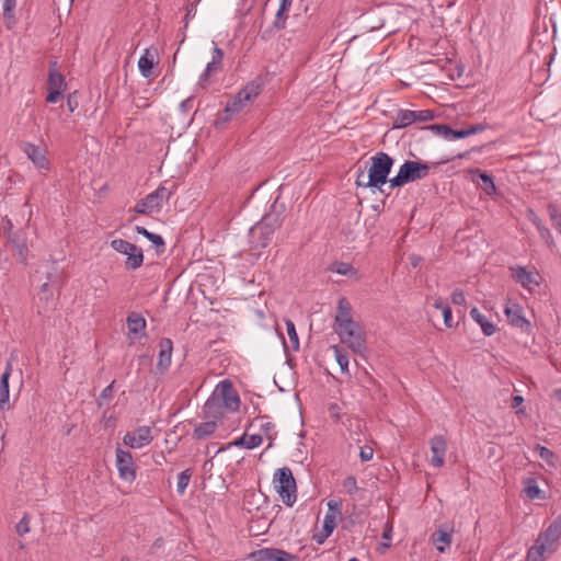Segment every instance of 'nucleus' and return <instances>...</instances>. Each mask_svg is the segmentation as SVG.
Wrapping results in <instances>:
<instances>
[{"instance_id": "nucleus-39", "label": "nucleus", "mask_w": 561, "mask_h": 561, "mask_svg": "<svg viewBox=\"0 0 561 561\" xmlns=\"http://www.w3.org/2000/svg\"><path fill=\"white\" fill-rule=\"evenodd\" d=\"M15 5H16V0H3L2 16H3V20L8 27H10L14 21L13 11L15 9Z\"/></svg>"}, {"instance_id": "nucleus-46", "label": "nucleus", "mask_w": 561, "mask_h": 561, "mask_svg": "<svg viewBox=\"0 0 561 561\" xmlns=\"http://www.w3.org/2000/svg\"><path fill=\"white\" fill-rule=\"evenodd\" d=\"M31 530L30 527V518L27 515H24L19 523L15 525V531L19 536H24L28 534Z\"/></svg>"}, {"instance_id": "nucleus-29", "label": "nucleus", "mask_w": 561, "mask_h": 561, "mask_svg": "<svg viewBox=\"0 0 561 561\" xmlns=\"http://www.w3.org/2000/svg\"><path fill=\"white\" fill-rule=\"evenodd\" d=\"M294 0H280L279 8L275 15L274 26L278 30L284 28L288 12L291 8Z\"/></svg>"}, {"instance_id": "nucleus-20", "label": "nucleus", "mask_w": 561, "mask_h": 561, "mask_svg": "<svg viewBox=\"0 0 561 561\" xmlns=\"http://www.w3.org/2000/svg\"><path fill=\"white\" fill-rule=\"evenodd\" d=\"M341 502L331 500L328 502V512L323 518L322 530L331 535L336 527V519L341 516Z\"/></svg>"}, {"instance_id": "nucleus-28", "label": "nucleus", "mask_w": 561, "mask_h": 561, "mask_svg": "<svg viewBox=\"0 0 561 561\" xmlns=\"http://www.w3.org/2000/svg\"><path fill=\"white\" fill-rule=\"evenodd\" d=\"M125 267L130 271L139 268L144 263V253L140 248L135 244V251H126Z\"/></svg>"}, {"instance_id": "nucleus-56", "label": "nucleus", "mask_w": 561, "mask_h": 561, "mask_svg": "<svg viewBox=\"0 0 561 561\" xmlns=\"http://www.w3.org/2000/svg\"><path fill=\"white\" fill-rule=\"evenodd\" d=\"M382 539L387 542L385 543V547H389L390 541L392 539V525L390 523H386L385 529L382 533Z\"/></svg>"}, {"instance_id": "nucleus-2", "label": "nucleus", "mask_w": 561, "mask_h": 561, "mask_svg": "<svg viewBox=\"0 0 561 561\" xmlns=\"http://www.w3.org/2000/svg\"><path fill=\"white\" fill-rule=\"evenodd\" d=\"M371 164L368 170L367 182H364L365 173L363 170L358 171L356 184L358 186L379 187L387 183L388 175L391 171L393 160L385 153L378 152L370 158Z\"/></svg>"}, {"instance_id": "nucleus-12", "label": "nucleus", "mask_w": 561, "mask_h": 561, "mask_svg": "<svg viewBox=\"0 0 561 561\" xmlns=\"http://www.w3.org/2000/svg\"><path fill=\"white\" fill-rule=\"evenodd\" d=\"M434 118V113L430 110H401L394 118V127L404 128L416 122H428Z\"/></svg>"}, {"instance_id": "nucleus-7", "label": "nucleus", "mask_w": 561, "mask_h": 561, "mask_svg": "<svg viewBox=\"0 0 561 561\" xmlns=\"http://www.w3.org/2000/svg\"><path fill=\"white\" fill-rule=\"evenodd\" d=\"M512 278L528 293H534L541 283V276L535 266L513 265L510 267Z\"/></svg>"}, {"instance_id": "nucleus-31", "label": "nucleus", "mask_w": 561, "mask_h": 561, "mask_svg": "<svg viewBox=\"0 0 561 561\" xmlns=\"http://www.w3.org/2000/svg\"><path fill=\"white\" fill-rule=\"evenodd\" d=\"M38 299H39V301L45 304L46 309H50V308L55 307V304H56L55 291L48 282L44 283L41 286V289L38 291Z\"/></svg>"}, {"instance_id": "nucleus-32", "label": "nucleus", "mask_w": 561, "mask_h": 561, "mask_svg": "<svg viewBox=\"0 0 561 561\" xmlns=\"http://www.w3.org/2000/svg\"><path fill=\"white\" fill-rule=\"evenodd\" d=\"M262 444V436L259 434H244L239 439L232 443L233 446L243 447L247 449H254Z\"/></svg>"}, {"instance_id": "nucleus-27", "label": "nucleus", "mask_w": 561, "mask_h": 561, "mask_svg": "<svg viewBox=\"0 0 561 561\" xmlns=\"http://www.w3.org/2000/svg\"><path fill=\"white\" fill-rule=\"evenodd\" d=\"M470 317L474 322H477L480 325L485 336H491L495 333V324L492 321H490L484 314H482L477 307H473L470 310Z\"/></svg>"}, {"instance_id": "nucleus-18", "label": "nucleus", "mask_w": 561, "mask_h": 561, "mask_svg": "<svg viewBox=\"0 0 561 561\" xmlns=\"http://www.w3.org/2000/svg\"><path fill=\"white\" fill-rule=\"evenodd\" d=\"M146 319L139 313L131 312L127 317L128 339L130 340V343L146 336Z\"/></svg>"}, {"instance_id": "nucleus-30", "label": "nucleus", "mask_w": 561, "mask_h": 561, "mask_svg": "<svg viewBox=\"0 0 561 561\" xmlns=\"http://www.w3.org/2000/svg\"><path fill=\"white\" fill-rule=\"evenodd\" d=\"M285 325H286V331H287V335L289 339V345H287L284 342L285 351L290 348L291 351L297 352L299 350L300 343H299V337H298V334L296 331L295 323L291 320L286 319Z\"/></svg>"}, {"instance_id": "nucleus-47", "label": "nucleus", "mask_w": 561, "mask_h": 561, "mask_svg": "<svg viewBox=\"0 0 561 561\" xmlns=\"http://www.w3.org/2000/svg\"><path fill=\"white\" fill-rule=\"evenodd\" d=\"M329 413H330V416L332 420H334L335 422H340L342 424H344V416L345 414L342 412V409L339 404L336 403H332L330 404L329 407Z\"/></svg>"}, {"instance_id": "nucleus-22", "label": "nucleus", "mask_w": 561, "mask_h": 561, "mask_svg": "<svg viewBox=\"0 0 561 561\" xmlns=\"http://www.w3.org/2000/svg\"><path fill=\"white\" fill-rule=\"evenodd\" d=\"M257 561H296V557L277 548H264L254 553Z\"/></svg>"}, {"instance_id": "nucleus-58", "label": "nucleus", "mask_w": 561, "mask_h": 561, "mask_svg": "<svg viewBox=\"0 0 561 561\" xmlns=\"http://www.w3.org/2000/svg\"><path fill=\"white\" fill-rule=\"evenodd\" d=\"M222 58H224L222 49H220L217 45H215L214 49H213V57H211L213 64H221Z\"/></svg>"}, {"instance_id": "nucleus-50", "label": "nucleus", "mask_w": 561, "mask_h": 561, "mask_svg": "<svg viewBox=\"0 0 561 561\" xmlns=\"http://www.w3.org/2000/svg\"><path fill=\"white\" fill-rule=\"evenodd\" d=\"M479 130H481V127H479V126L470 127L467 129L455 130L454 140L469 137L471 135L477 134Z\"/></svg>"}, {"instance_id": "nucleus-52", "label": "nucleus", "mask_w": 561, "mask_h": 561, "mask_svg": "<svg viewBox=\"0 0 561 561\" xmlns=\"http://www.w3.org/2000/svg\"><path fill=\"white\" fill-rule=\"evenodd\" d=\"M333 272L340 275H348L353 272V266L348 263H336L332 268Z\"/></svg>"}, {"instance_id": "nucleus-33", "label": "nucleus", "mask_w": 561, "mask_h": 561, "mask_svg": "<svg viewBox=\"0 0 561 561\" xmlns=\"http://www.w3.org/2000/svg\"><path fill=\"white\" fill-rule=\"evenodd\" d=\"M546 552H552V550L536 540L535 545L527 551L526 561H542Z\"/></svg>"}, {"instance_id": "nucleus-57", "label": "nucleus", "mask_w": 561, "mask_h": 561, "mask_svg": "<svg viewBox=\"0 0 561 561\" xmlns=\"http://www.w3.org/2000/svg\"><path fill=\"white\" fill-rule=\"evenodd\" d=\"M62 91H56V90H48V94L46 96V102L48 103H57L61 95H62Z\"/></svg>"}, {"instance_id": "nucleus-19", "label": "nucleus", "mask_w": 561, "mask_h": 561, "mask_svg": "<svg viewBox=\"0 0 561 561\" xmlns=\"http://www.w3.org/2000/svg\"><path fill=\"white\" fill-rule=\"evenodd\" d=\"M12 373V365L8 363L0 377V411L7 412L11 409L9 379Z\"/></svg>"}, {"instance_id": "nucleus-34", "label": "nucleus", "mask_w": 561, "mask_h": 561, "mask_svg": "<svg viewBox=\"0 0 561 561\" xmlns=\"http://www.w3.org/2000/svg\"><path fill=\"white\" fill-rule=\"evenodd\" d=\"M546 552H552V550L536 540L535 545L527 551L526 561H542Z\"/></svg>"}, {"instance_id": "nucleus-48", "label": "nucleus", "mask_w": 561, "mask_h": 561, "mask_svg": "<svg viewBox=\"0 0 561 561\" xmlns=\"http://www.w3.org/2000/svg\"><path fill=\"white\" fill-rule=\"evenodd\" d=\"M114 382H115V381H112L108 386H106V387L102 390V392H101V394H100V397H99V399H98V405H99V407H102V405L104 404V401L111 400V399L113 398V393H114Z\"/></svg>"}, {"instance_id": "nucleus-45", "label": "nucleus", "mask_w": 561, "mask_h": 561, "mask_svg": "<svg viewBox=\"0 0 561 561\" xmlns=\"http://www.w3.org/2000/svg\"><path fill=\"white\" fill-rule=\"evenodd\" d=\"M430 128L435 130L436 134L438 136H440L442 138H444L446 140H454L455 130L451 129L448 125L437 124V125H432Z\"/></svg>"}, {"instance_id": "nucleus-49", "label": "nucleus", "mask_w": 561, "mask_h": 561, "mask_svg": "<svg viewBox=\"0 0 561 561\" xmlns=\"http://www.w3.org/2000/svg\"><path fill=\"white\" fill-rule=\"evenodd\" d=\"M537 231L539 233V237L549 245H553V237L548 227H546L543 224L540 225L537 228Z\"/></svg>"}, {"instance_id": "nucleus-17", "label": "nucleus", "mask_w": 561, "mask_h": 561, "mask_svg": "<svg viewBox=\"0 0 561 561\" xmlns=\"http://www.w3.org/2000/svg\"><path fill=\"white\" fill-rule=\"evenodd\" d=\"M173 343L170 339L163 337L159 342V354L157 360V369L164 374L169 370L172 363Z\"/></svg>"}, {"instance_id": "nucleus-38", "label": "nucleus", "mask_w": 561, "mask_h": 561, "mask_svg": "<svg viewBox=\"0 0 561 561\" xmlns=\"http://www.w3.org/2000/svg\"><path fill=\"white\" fill-rule=\"evenodd\" d=\"M332 351L334 353L335 359L341 368V371L344 374H348V356L347 354L337 345L332 346Z\"/></svg>"}, {"instance_id": "nucleus-15", "label": "nucleus", "mask_w": 561, "mask_h": 561, "mask_svg": "<svg viewBox=\"0 0 561 561\" xmlns=\"http://www.w3.org/2000/svg\"><path fill=\"white\" fill-rule=\"evenodd\" d=\"M430 449L432 457L430 463L435 468H440L445 463L447 451V440L443 435H435L430 439Z\"/></svg>"}, {"instance_id": "nucleus-36", "label": "nucleus", "mask_w": 561, "mask_h": 561, "mask_svg": "<svg viewBox=\"0 0 561 561\" xmlns=\"http://www.w3.org/2000/svg\"><path fill=\"white\" fill-rule=\"evenodd\" d=\"M10 242L12 243L13 245V249H14V252L18 256V260L20 263H26L27 261V254H28V249H27V245L25 243L24 240H18V239H14V238H10Z\"/></svg>"}, {"instance_id": "nucleus-21", "label": "nucleus", "mask_w": 561, "mask_h": 561, "mask_svg": "<svg viewBox=\"0 0 561 561\" xmlns=\"http://www.w3.org/2000/svg\"><path fill=\"white\" fill-rule=\"evenodd\" d=\"M561 536V520L552 522L548 528L540 533L537 540L547 546L552 551Z\"/></svg>"}, {"instance_id": "nucleus-13", "label": "nucleus", "mask_w": 561, "mask_h": 561, "mask_svg": "<svg viewBox=\"0 0 561 561\" xmlns=\"http://www.w3.org/2000/svg\"><path fill=\"white\" fill-rule=\"evenodd\" d=\"M504 313L512 327L520 329L522 331H528L530 329V322L525 318L524 309L519 304L507 299L504 306Z\"/></svg>"}, {"instance_id": "nucleus-6", "label": "nucleus", "mask_w": 561, "mask_h": 561, "mask_svg": "<svg viewBox=\"0 0 561 561\" xmlns=\"http://www.w3.org/2000/svg\"><path fill=\"white\" fill-rule=\"evenodd\" d=\"M171 191L165 186H159L152 193L148 194L145 198L139 201L134 210L137 214L151 215L158 213L163 207L164 202L171 197Z\"/></svg>"}, {"instance_id": "nucleus-62", "label": "nucleus", "mask_w": 561, "mask_h": 561, "mask_svg": "<svg viewBox=\"0 0 561 561\" xmlns=\"http://www.w3.org/2000/svg\"><path fill=\"white\" fill-rule=\"evenodd\" d=\"M67 107L70 113L75 112V110L78 107V100L75 94H69L67 99Z\"/></svg>"}, {"instance_id": "nucleus-24", "label": "nucleus", "mask_w": 561, "mask_h": 561, "mask_svg": "<svg viewBox=\"0 0 561 561\" xmlns=\"http://www.w3.org/2000/svg\"><path fill=\"white\" fill-rule=\"evenodd\" d=\"M472 180L477 182L480 188L489 196H493L496 193V186L490 174L480 169L471 171Z\"/></svg>"}, {"instance_id": "nucleus-40", "label": "nucleus", "mask_w": 561, "mask_h": 561, "mask_svg": "<svg viewBox=\"0 0 561 561\" xmlns=\"http://www.w3.org/2000/svg\"><path fill=\"white\" fill-rule=\"evenodd\" d=\"M547 209L552 227L561 234V210L554 204H549Z\"/></svg>"}, {"instance_id": "nucleus-9", "label": "nucleus", "mask_w": 561, "mask_h": 561, "mask_svg": "<svg viewBox=\"0 0 561 561\" xmlns=\"http://www.w3.org/2000/svg\"><path fill=\"white\" fill-rule=\"evenodd\" d=\"M261 92V84L256 81H251L241 89L233 99L228 101L225 111L229 114H236L243 110V107L253 101Z\"/></svg>"}, {"instance_id": "nucleus-26", "label": "nucleus", "mask_w": 561, "mask_h": 561, "mask_svg": "<svg viewBox=\"0 0 561 561\" xmlns=\"http://www.w3.org/2000/svg\"><path fill=\"white\" fill-rule=\"evenodd\" d=\"M157 59V51L146 48L144 54L138 60V68L142 77L149 78L152 75V69Z\"/></svg>"}, {"instance_id": "nucleus-41", "label": "nucleus", "mask_w": 561, "mask_h": 561, "mask_svg": "<svg viewBox=\"0 0 561 561\" xmlns=\"http://www.w3.org/2000/svg\"><path fill=\"white\" fill-rule=\"evenodd\" d=\"M536 450H537V454L540 457V459L546 461L549 466L556 467L557 456L554 455V453L552 450H550L549 448L541 446V445H538Z\"/></svg>"}, {"instance_id": "nucleus-35", "label": "nucleus", "mask_w": 561, "mask_h": 561, "mask_svg": "<svg viewBox=\"0 0 561 561\" xmlns=\"http://www.w3.org/2000/svg\"><path fill=\"white\" fill-rule=\"evenodd\" d=\"M217 420L211 419L210 421L203 422L194 428V437L197 439H204L214 434L217 427Z\"/></svg>"}, {"instance_id": "nucleus-64", "label": "nucleus", "mask_w": 561, "mask_h": 561, "mask_svg": "<svg viewBox=\"0 0 561 561\" xmlns=\"http://www.w3.org/2000/svg\"><path fill=\"white\" fill-rule=\"evenodd\" d=\"M432 305L434 308L440 310L442 312L449 307L448 304L442 298L434 299Z\"/></svg>"}, {"instance_id": "nucleus-25", "label": "nucleus", "mask_w": 561, "mask_h": 561, "mask_svg": "<svg viewBox=\"0 0 561 561\" xmlns=\"http://www.w3.org/2000/svg\"><path fill=\"white\" fill-rule=\"evenodd\" d=\"M48 90H56L65 92L67 83L65 77L57 69V61L54 60L49 64V72L47 80Z\"/></svg>"}, {"instance_id": "nucleus-10", "label": "nucleus", "mask_w": 561, "mask_h": 561, "mask_svg": "<svg viewBox=\"0 0 561 561\" xmlns=\"http://www.w3.org/2000/svg\"><path fill=\"white\" fill-rule=\"evenodd\" d=\"M115 467L118 477L126 482H134L136 480V466L133 455L121 447L115 450Z\"/></svg>"}, {"instance_id": "nucleus-5", "label": "nucleus", "mask_w": 561, "mask_h": 561, "mask_svg": "<svg viewBox=\"0 0 561 561\" xmlns=\"http://www.w3.org/2000/svg\"><path fill=\"white\" fill-rule=\"evenodd\" d=\"M274 485L284 504L293 506L296 503V482L289 468L284 467L275 472Z\"/></svg>"}, {"instance_id": "nucleus-42", "label": "nucleus", "mask_w": 561, "mask_h": 561, "mask_svg": "<svg viewBox=\"0 0 561 561\" xmlns=\"http://www.w3.org/2000/svg\"><path fill=\"white\" fill-rule=\"evenodd\" d=\"M192 474L193 471L191 469H185L179 474L176 484V491L179 494H184L192 478Z\"/></svg>"}, {"instance_id": "nucleus-51", "label": "nucleus", "mask_w": 561, "mask_h": 561, "mask_svg": "<svg viewBox=\"0 0 561 561\" xmlns=\"http://www.w3.org/2000/svg\"><path fill=\"white\" fill-rule=\"evenodd\" d=\"M343 488L348 494H354L358 490L356 478L353 476L347 477L343 482Z\"/></svg>"}, {"instance_id": "nucleus-11", "label": "nucleus", "mask_w": 561, "mask_h": 561, "mask_svg": "<svg viewBox=\"0 0 561 561\" xmlns=\"http://www.w3.org/2000/svg\"><path fill=\"white\" fill-rule=\"evenodd\" d=\"M153 440L152 428L147 425L138 426L127 432L123 437V444L131 449H141Z\"/></svg>"}, {"instance_id": "nucleus-53", "label": "nucleus", "mask_w": 561, "mask_h": 561, "mask_svg": "<svg viewBox=\"0 0 561 561\" xmlns=\"http://www.w3.org/2000/svg\"><path fill=\"white\" fill-rule=\"evenodd\" d=\"M199 2V0H196L195 2H191L186 7V14H185V27H187L188 22L195 16L196 14V5Z\"/></svg>"}, {"instance_id": "nucleus-37", "label": "nucleus", "mask_w": 561, "mask_h": 561, "mask_svg": "<svg viewBox=\"0 0 561 561\" xmlns=\"http://www.w3.org/2000/svg\"><path fill=\"white\" fill-rule=\"evenodd\" d=\"M135 231L144 237H146L149 241H151L157 248H164L163 238L160 234L148 231L145 227L136 226Z\"/></svg>"}, {"instance_id": "nucleus-3", "label": "nucleus", "mask_w": 561, "mask_h": 561, "mask_svg": "<svg viewBox=\"0 0 561 561\" xmlns=\"http://www.w3.org/2000/svg\"><path fill=\"white\" fill-rule=\"evenodd\" d=\"M280 218L277 214H266L250 229V242L253 248H265L274 232L280 227Z\"/></svg>"}, {"instance_id": "nucleus-4", "label": "nucleus", "mask_w": 561, "mask_h": 561, "mask_svg": "<svg viewBox=\"0 0 561 561\" xmlns=\"http://www.w3.org/2000/svg\"><path fill=\"white\" fill-rule=\"evenodd\" d=\"M430 173V165L421 161L407 160L401 164L396 176L390 179V187H400L407 183L415 182L426 178Z\"/></svg>"}, {"instance_id": "nucleus-54", "label": "nucleus", "mask_w": 561, "mask_h": 561, "mask_svg": "<svg viewBox=\"0 0 561 561\" xmlns=\"http://www.w3.org/2000/svg\"><path fill=\"white\" fill-rule=\"evenodd\" d=\"M451 301L455 305H463L466 302L465 293L461 289L456 288L451 294Z\"/></svg>"}, {"instance_id": "nucleus-60", "label": "nucleus", "mask_w": 561, "mask_h": 561, "mask_svg": "<svg viewBox=\"0 0 561 561\" xmlns=\"http://www.w3.org/2000/svg\"><path fill=\"white\" fill-rule=\"evenodd\" d=\"M527 217L536 228L543 224L542 220L530 208L527 210Z\"/></svg>"}, {"instance_id": "nucleus-43", "label": "nucleus", "mask_w": 561, "mask_h": 561, "mask_svg": "<svg viewBox=\"0 0 561 561\" xmlns=\"http://www.w3.org/2000/svg\"><path fill=\"white\" fill-rule=\"evenodd\" d=\"M111 247L121 254L127 253L126 251H135V244L123 239L112 240Z\"/></svg>"}, {"instance_id": "nucleus-14", "label": "nucleus", "mask_w": 561, "mask_h": 561, "mask_svg": "<svg viewBox=\"0 0 561 561\" xmlns=\"http://www.w3.org/2000/svg\"><path fill=\"white\" fill-rule=\"evenodd\" d=\"M22 151L37 169L48 170L49 161L47 159L46 149L44 147L34 145L32 142H24L22 145Z\"/></svg>"}, {"instance_id": "nucleus-63", "label": "nucleus", "mask_w": 561, "mask_h": 561, "mask_svg": "<svg viewBox=\"0 0 561 561\" xmlns=\"http://www.w3.org/2000/svg\"><path fill=\"white\" fill-rule=\"evenodd\" d=\"M331 535H327V531L322 530L320 533H317L312 536V539L318 543V545H323L324 541L330 537Z\"/></svg>"}, {"instance_id": "nucleus-16", "label": "nucleus", "mask_w": 561, "mask_h": 561, "mask_svg": "<svg viewBox=\"0 0 561 561\" xmlns=\"http://www.w3.org/2000/svg\"><path fill=\"white\" fill-rule=\"evenodd\" d=\"M453 534L454 527L448 524L439 526V528L432 534V542L438 552L444 553L449 548Z\"/></svg>"}, {"instance_id": "nucleus-61", "label": "nucleus", "mask_w": 561, "mask_h": 561, "mask_svg": "<svg viewBox=\"0 0 561 561\" xmlns=\"http://www.w3.org/2000/svg\"><path fill=\"white\" fill-rule=\"evenodd\" d=\"M444 323L447 328H453V313L450 307L446 308L443 312Z\"/></svg>"}, {"instance_id": "nucleus-44", "label": "nucleus", "mask_w": 561, "mask_h": 561, "mask_svg": "<svg viewBox=\"0 0 561 561\" xmlns=\"http://www.w3.org/2000/svg\"><path fill=\"white\" fill-rule=\"evenodd\" d=\"M524 491H525L527 497H529L530 500L541 497V490L538 486L536 480H534V479H528Z\"/></svg>"}, {"instance_id": "nucleus-8", "label": "nucleus", "mask_w": 561, "mask_h": 561, "mask_svg": "<svg viewBox=\"0 0 561 561\" xmlns=\"http://www.w3.org/2000/svg\"><path fill=\"white\" fill-rule=\"evenodd\" d=\"M335 332L340 341L346 344L354 353L363 354L366 350L365 334L357 322L353 327L336 328Z\"/></svg>"}, {"instance_id": "nucleus-55", "label": "nucleus", "mask_w": 561, "mask_h": 561, "mask_svg": "<svg viewBox=\"0 0 561 561\" xmlns=\"http://www.w3.org/2000/svg\"><path fill=\"white\" fill-rule=\"evenodd\" d=\"M374 449L370 446H363L359 450V458L362 461L366 462L373 459Z\"/></svg>"}, {"instance_id": "nucleus-1", "label": "nucleus", "mask_w": 561, "mask_h": 561, "mask_svg": "<svg viewBox=\"0 0 561 561\" xmlns=\"http://www.w3.org/2000/svg\"><path fill=\"white\" fill-rule=\"evenodd\" d=\"M240 398L230 380H221L204 404V414L208 419L219 420L228 413L237 412Z\"/></svg>"}, {"instance_id": "nucleus-59", "label": "nucleus", "mask_w": 561, "mask_h": 561, "mask_svg": "<svg viewBox=\"0 0 561 561\" xmlns=\"http://www.w3.org/2000/svg\"><path fill=\"white\" fill-rule=\"evenodd\" d=\"M194 98L188 96L187 99L183 100L179 107L182 113L188 112L193 107Z\"/></svg>"}, {"instance_id": "nucleus-23", "label": "nucleus", "mask_w": 561, "mask_h": 561, "mask_svg": "<svg viewBox=\"0 0 561 561\" xmlns=\"http://www.w3.org/2000/svg\"><path fill=\"white\" fill-rule=\"evenodd\" d=\"M335 322L336 328L353 327L356 323L352 317V306L345 297L339 299Z\"/></svg>"}]
</instances>
